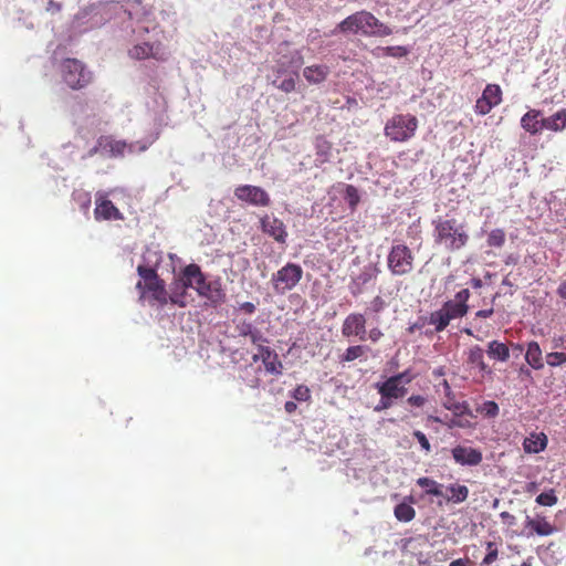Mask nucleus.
Instances as JSON below:
<instances>
[{"label":"nucleus","instance_id":"69168bd1","mask_svg":"<svg viewBox=\"0 0 566 566\" xmlns=\"http://www.w3.org/2000/svg\"><path fill=\"white\" fill-rule=\"evenodd\" d=\"M441 386L443 387V392L446 397H449L451 396V394H453L448 380L443 379Z\"/></svg>","mask_w":566,"mask_h":566},{"label":"nucleus","instance_id":"49530a36","mask_svg":"<svg viewBox=\"0 0 566 566\" xmlns=\"http://www.w3.org/2000/svg\"><path fill=\"white\" fill-rule=\"evenodd\" d=\"M382 51L386 55L395 57H402L408 54V50L405 46H387L384 48Z\"/></svg>","mask_w":566,"mask_h":566},{"label":"nucleus","instance_id":"a19ab883","mask_svg":"<svg viewBox=\"0 0 566 566\" xmlns=\"http://www.w3.org/2000/svg\"><path fill=\"white\" fill-rule=\"evenodd\" d=\"M345 195H346V199L349 203V207L352 209H355L360 199L357 188L353 185H347Z\"/></svg>","mask_w":566,"mask_h":566},{"label":"nucleus","instance_id":"ea45409f","mask_svg":"<svg viewBox=\"0 0 566 566\" xmlns=\"http://www.w3.org/2000/svg\"><path fill=\"white\" fill-rule=\"evenodd\" d=\"M380 396L378 403L375 406L374 410L376 412H380L382 410H387L391 408L395 403V399L387 396L384 391H377Z\"/></svg>","mask_w":566,"mask_h":566},{"label":"nucleus","instance_id":"412c9836","mask_svg":"<svg viewBox=\"0 0 566 566\" xmlns=\"http://www.w3.org/2000/svg\"><path fill=\"white\" fill-rule=\"evenodd\" d=\"M548 438L544 432H532L523 441V450L526 453H539L547 447Z\"/></svg>","mask_w":566,"mask_h":566},{"label":"nucleus","instance_id":"0eeeda50","mask_svg":"<svg viewBox=\"0 0 566 566\" xmlns=\"http://www.w3.org/2000/svg\"><path fill=\"white\" fill-rule=\"evenodd\" d=\"M303 277V269L300 264L287 262L275 273L272 274L271 284L273 291L279 295H284L295 289Z\"/></svg>","mask_w":566,"mask_h":566},{"label":"nucleus","instance_id":"9b49d317","mask_svg":"<svg viewBox=\"0 0 566 566\" xmlns=\"http://www.w3.org/2000/svg\"><path fill=\"white\" fill-rule=\"evenodd\" d=\"M129 57L140 61L146 59H154L159 62H165L168 59V53L160 41L150 43L142 42L133 45L128 50Z\"/></svg>","mask_w":566,"mask_h":566},{"label":"nucleus","instance_id":"de8ad7c7","mask_svg":"<svg viewBox=\"0 0 566 566\" xmlns=\"http://www.w3.org/2000/svg\"><path fill=\"white\" fill-rule=\"evenodd\" d=\"M255 329V326H253L252 323L243 321L240 324L237 325V331L239 333V336L243 337H250L252 332Z\"/></svg>","mask_w":566,"mask_h":566},{"label":"nucleus","instance_id":"603ef678","mask_svg":"<svg viewBox=\"0 0 566 566\" xmlns=\"http://www.w3.org/2000/svg\"><path fill=\"white\" fill-rule=\"evenodd\" d=\"M469 298L470 291L468 289H463L455 294L454 300L452 301L457 304H468Z\"/></svg>","mask_w":566,"mask_h":566},{"label":"nucleus","instance_id":"6ab92c4d","mask_svg":"<svg viewBox=\"0 0 566 566\" xmlns=\"http://www.w3.org/2000/svg\"><path fill=\"white\" fill-rule=\"evenodd\" d=\"M94 216L97 221L99 220H123V213L118 210L114 203L106 199L103 195L97 193L96 207L94 209Z\"/></svg>","mask_w":566,"mask_h":566},{"label":"nucleus","instance_id":"a211bd4d","mask_svg":"<svg viewBox=\"0 0 566 566\" xmlns=\"http://www.w3.org/2000/svg\"><path fill=\"white\" fill-rule=\"evenodd\" d=\"M259 354L253 355L252 360L256 363L258 360H262L264 368L268 373L272 375H281L283 370V365L279 359V355L269 346H264L258 350Z\"/></svg>","mask_w":566,"mask_h":566},{"label":"nucleus","instance_id":"864d4df0","mask_svg":"<svg viewBox=\"0 0 566 566\" xmlns=\"http://www.w3.org/2000/svg\"><path fill=\"white\" fill-rule=\"evenodd\" d=\"M385 301L381 296H376L370 303V308L374 313H380L385 308Z\"/></svg>","mask_w":566,"mask_h":566},{"label":"nucleus","instance_id":"2f4dec72","mask_svg":"<svg viewBox=\"0 0 566 566\" xmlns=\"http://www.w3.org/2000/svg\"><path fill=\"white\" fill-rule=\"evenodd\" d=\"M417 484L426 490V494L433 496H444L442 492L443 485L436 480L422 476L417 480Z\"/></svg>","mask_w":566,"mask_h":566},{"label":"nucleus","instance_id":"58836bf2","mask_svg":"<svg viewBox=\"0 0 566 566\" xmlns=\"http://www.w3.org/2000/svg\"><path fill=\"white\" fill-rule=\"evenodd\" d=\"M546 363L551 367H557L566 363V354L563 352H552L546 355Z\"/></svg>","mask_w":566,"mask_h":566},{"label":"nucleus","instance_id":"a878e982","mask_svg":"<svg viewBox=\"0 0 566 566\" xmlns=\"http://www.w3.org/2000/svg\"><path fill=\"white\" fill-rule=\"evenodd\" d=\"M329 74V67L327 65H311L303 70V76L311 84L323 83Z\"/></svg>","mask_w":566,"mask_h":566},{"label":"nucleus","instance_id":"f03ea898","mask_svg":"<svg viewBox=\"0 0 566 566\" xmlns=\"http://www.w3.org/2000/svg\"><path fill=\"white\" fill-rule=\"evenodd\" d=\"M336 30L342 33L377 38H384L392 34L391 28L382 23L371 12L366 10L357 11L348 15L337 24Z\"/></svg>","mask_w":566,"mask_h":566},{"label":"nucleus","instance_id":"f704fd0d","mask_svg":"<svg viewBox=\"0 0 566 566\" xmlns=\"http://www.w3.org/2000/svg\"><path fill=\"white\" fill-rule=\"evenodd\" d=\"M315 147L316 156L319 158L321 163L327 161L331 155L332 144L324 137H317Z\"/></svg>","mask_w":566,"mask_h":566},{"label":"nucleus","instance_id":"7c9ffc66","mask_svg":"<svg viewBox=\"0 0 566 566\" xmlns=\"http://www.w3.org/2000/svg\"><path fill=\"white\" fill-rule=\"evenodd\" d=\"M450 322L448 314L442 308L432 312L428 317V324L433 325L437 333L444 331Z\"/></svg>","mask_w":566,"mask_h":566},{"label":"nucleus","instance_id":"b1692460","mask_svg":"<svg viewBox=\"0 0 566 566\" xmlns=\"http://www.w3.org/2000/svg\"><path fill=\"white\" fill-rule=\"evenodd\" d=\"M406 501L399 503L394 509V515L399 522L408 523L412 521L416 516V511L412 507L415 503L413 496L409 495L405 499Z\"/></svg>","mask_w":566,"mask_h":566},{"label":"nucleus","instance_id":"5fc2aeb1","mask_svg":"<svg viewBox=\"0 0 566 566\" xmlns=\"http://www.w3.org/2000/svg\"><path fill=\"white\" fill-rule=\"evenodd\" d=\"M552 346L554 349H566V334L553 337Z\"/></svg>","mask_w":566,"mask_h":566},{"label":"nucleus","instance_id":"2eb2a0df","mask_svg":"<svg viewBox=\"0 0 566 566\" xmlns=\"http://www.w3.org/2000/svg\"><path fill=\"white\" fill-rule=\"evenodd\" d=\"M452 458L460 465L476 467L483 461L480 449L458 444L451 450Z\"/></svg>","mask_w":566,"mask_h":566},{"label":"nucleus","instance_id":"473e14b6","mask_svg":"<svg viewBox=\"0 0 566 566\" xmlns=\"http://www.w3.org/2000/svg\"><path fill=\"white\" fill-rule=\"evenodd\" d=\"M368 347L363 345H352L349 346L344 354L339 356V361L342 364L354 361L358 358H361L367 353Z\"/></svg>","mask_w":566,"mask_h":566},{"label":"nucleus","instance_id":"5701e85b","mask_svg":"<svg viewBox=\"0 0 566 566\" xmlns=\"http://www.w3.org/2000/svg\"><path fill=\"white\" fill-rule=\"evenodd\" d=\"M467 363L472 367L479 368V370L484 374H492V369L484 361V352L483 349L475 345L469 348Z\"/></svg>","mask_w":566,"mask_h":566},{"label":"nucleus","instance_id":"e433bc0d","mask_svg":"<svg viewBox=\"0 0 566 566\" xmlns=\"http://www.w3.org/2000/svg\"><path fill=\"white\" fill-rule=\"evenodd\" d=\"M488 245L493 248H501L505 243V232L503 229H494L488 235Z\"/></svg>","mask_w":566,"mask_h":566},{"label":"nucleus","instance_id":"3c124183","mask_svg":"<svg viewBox=\"0 0 566 566\" xmlns=\"http://www.w3.org/2000/svg\"><path fill=\"white\" fill-rule=\"evenodd\" d=\"M427 402V399L426 397L421 396V395H412L410 396L408 399H407V403L411 407H423L424 403Z\"/></svg>","mask_w":566,"mask_h":566},{"label":"nucleus","instance_id":"c85d7f7f","mask_svg":"<svg viewBox=\"0 0 566 566\" xmlns=\"http://www.w3.org/2000/svg\"><path fill=\"white\" fill-rule=\"evenodd\" d=\"M486 353L490 358L500 361H506L510 358V347L497 340H492L488 344Z\"/></svg>","mask_w":566,"mask_h":566},{"label":"nucleus","instance_id":"052dcab7","mask_svg":"<svg viewBox=\"0 0 566 566\" xmlns=\"http://www.w3.org/2000/svg\"><path fill=\"white\" fill-rule=\"evenodd\" d=\"M240 308L247 314H253L255 312V305L252 302L242 303Z\"/></svg>","mask_w":566,"mask_h":566},{"label":"nucleus","instance_id":"72a5a7b5","mask_svg":"<svg viewBox=\"0 0 566 566\" xmlns=\"http://www.w3.org/2000/svg\"><path fill=\"white\" fill-rule=\"evenodd\" d=\"M72 200L78 206V208L87 213L91 207V193L83 189H75L72 192Z\"/></svg>","mask_w":566,"mask_h":566},{"label":"nucleus","instance_id":"9d476101","mask_svg":"<svg viewBox=\"0 0 566 566\" xmlns=\"http://www.w3.org/2000/svg\"><path fill=\"white\" fill-rule=\"evenodd\" d=\"M235 198L253 207H269L271 197L265 189L253 185H240L234 189Z\"/></svg>","mask_w":566,"mask_h":566},{"label":"nucleus","instance_id":"774afa93","mask_svg":"<svg viewBox=\"0 0 566 566\" xmlns=\"http://www.w3.org/2000/svg\"><path fill=\"white\" fill-rule=\"evenodd\" d=\"M511 346H512L513 350L518 354H521L524 350V347L521 344H512Z\"/></svg>","mask_w":566,"mask_h":566},{"label":"nucleus","instance_id":"bb28decb","mask_svg":"<svg viewBox=\"0 0 566 566\" xmlns=\"http://www.w3.org/2000/svg\"><path fill=\"white\" fill-rule=\"evenodd\" d=\"M525 360L535 370L544 367L543 353L537 342L533 340L527 344Z\"/></svg>","mask_w":566,"mask_h":566},{"label":"nucleus","instance_id":"423d86ee","mask_svg":"<svg viewBox=\"0 0 566 566\" xmlns=\"http://www.w3.org/2000/svg\"><path fill=\"white\" fill-rule=\"evenodd\" d=\"M418 128V119L411 114L391 116L384 128L385 136L391 142L403 143L411 139Z\"/></svg>","mask_w":566,"mask_h":566},{"label":"nucleus","instance_id":"09e8293b","mask_svg":"<svg viewBox=\"0 0 566 566\" xmlns=\"http://www.w3.org/2000/svg\"><path fill=\"white\" fill-rule=\"evenodd\" d=\"M413 437L417 439V441L419 442V444L421 446V448L427 452L429 453L431 451V444L428 440V438L426 437V434L419 430H416L413 432Z\"/></svg>","mask_w":566,"mask_h":566},{"label":"nucleus","instance_id":"c9c22d12","mask_svg":"<svg viewBox=\"0 0 566 566\" xmlns=\"http://www.w3.org/2000/svg\"><path fill=\"white\" fill-rule=\"evenodd\" d=\"M476 411L485 418H495L500 412V408L495 401L486 400L476 408Z\"/></svg>","mask_w":566,"mask_h":566},{"label":"nucleus","instance_id":"c756f323","mask_svg":"<svg viewBox=\"0 0 566 566\" xmlns=\"http://www.w3.org/2000/svg\"><path fill=\"white\" fill-rule=\"evenodd\" d=\"M441 308L444 313L448 314L449 319L452 321V319L465 316L469 311V305L468 304H457L455 302L450 300V301H447L442 305Z\"/></svg>","mask_w":566,"mask_h":566},{"label":"nucleus","instance_id":"0e129e2a","mask_svg":"<svg viewBox=\"0 0 566 566\" xmlns=\"http://www.w3.org/2000/svg\"><path fill=\"white\" fill-rule=\"evenodd\" d=\"M297 408V405L294 401H286L284 405V409L287 413H293Z\"/></svg>","mask_w":566,"mask_h":566},{"label":"nucleus","instance_id":"8fccbe9b","mask_svg":"<svg viewBox=\"0 0 566 566\" xmlns=\"http://www.w3.org/2000/svg\"><path fill=\"white\" fill-rule=\"evenodd\" d=\"M296 82L294 77H289L282 81L281 84L277 85V88L281 90L284 93H291L295 91Z\"/></svg>","mask_w":566,"mask_h":566},{"label":"nucleus","instance_id":"dca6fc26","mask_svg":"<svg viewBox=\"0 0 566 566\" xmlns=\"http://www.w3.org/2000/svg\"><path fill=\"white\" fill-rule=\"evenodd\" d=\"M261 229L264 233L272 237L279 243H285L287 232L282 220L265 214L260 219Z\"/></svg>","mask_w":566,"mask_h":566},{"label":"nucleus","instance_id":"c03bdc74","mask_svg":"<svg viewBox=\"0 0 566 566\" xmlns=\"http://www.w3.org/2000/svg\"><path fill=\"white\" fill-rule=\"evenodd\" d=\"M250 342L259 349H261L262 347H264L265 343H268V339L263 336V334L261 333L260 329H258L255 327V329L252 332V334L250 335Z\"/></svg>","mask_w":566,"mask_h":566},{"label":"nucleus","instance_id":"bf43d9fd","mask_svg":"<svg viewBox=\"0 0 566 566\" xmlns=\"http://www.w3.org/2000/svg\"><path fill=\"white\" fill-rule=\"evenodd\" d=\"M428 323V318L427 317H420L418 319V322H416L413 325L409 326L408 327V332L412 333L415 332L416 329H421L426 324Z\"/></svg>","mask_w":566,"mask_h":566},{"label":"nucleus","instance_id":"ddd939ff","mask_svg":"<svg viewBox=\"0 0 566 566\" xmlns=\"http://www.w3.org/2000/svg\"><path fill=\"white\" fill-rule=\"evenodd\" d=\"M366 317L361 313L348 314L342 324V335L345 338L357 337L359 340L367 339Z\"/></svg>","mask_w":566,"mask_h":566},{"label":"nucleus","instance_id":"6e6d98bb","mask_svg":"<svg viewBox=\"0 0 566 566\" xmlns=\"http://www.w3.org/2000/svg\"><path fill=\"white\" fill-rule=\"evenodd\" d=\"M384 336L382 332L378 327L371 328L367 332V338L373 343H377Z\"/></svg>","mask_w":566,"mask_h":566},{"label":"nucleus","instance_id":"f8f14e48","mask_svg":"<svg viewBox=\"0 0 566 566\" xmlns=\"http://www.w3.org/2000/svg\"><path fill=\"white\" fill-rule=\"evenodd\" d=\"M502 99L503 92L501 86L499 84H488L474 105V112L478 115H486L495 106L500 105Z\"/></svg>","mask_w":566,"mask_h":566},{"label":"nucleus","instance_id":"1a4fd4ad","mask_svg":"<svg viewBox=\"0 0 566 566\" xmlns=\"http://www.w3.org/2000/svg\"><path fill=\"white\" fill-rule=\"evenodd\" d=\"M413 378L415 375L407 369L388 377L385 381L376 382L375 388L377 391H384L390 398L398 400L407 395V385L410 384Z\"/></svg>","mask_w":566,"mask_h":566},{"label":"nucleus","instance_id":"4c0bfd02","mask_svg":"<svg viewBox=\"0 0 566 566\" xmlns=\"http://www.w3.org/2000/svg\"><path fill=\"white\" fill-rule=\"evenodd\" d=\"M536 503L543 506H553L557 503L558 499L555 491L552 489L548 492H543L536 497Z\"/></svg>","mask_w":566,"mask_h":566},{"label":"nucleus","instance_id":"393cba45","mask_svg":"<svg viewBox=\"0 0 566 566\" xmlns=\"http://www.w3.org/2000/svg\"><path fill=\"white\" fill-rule=\"evenodd\" d=\"M542 125H544V129L555 133L566 129V108H562L555 114L542 118Z\"/></svg>","mask_w":566,"mask_h":566},{"label":"nucleus","instance_id":"680f3d73","mask_svg":"<svg viewBox=\"0 0 566 566\" xmlns=\"http://www.w3.org/2000/svg\"><path fill=\"white\" fill-rule=\"evenodd\" d=\"M473 563L469 558H459L450 563L449 566H472Z\"/></svg>","mask_w":566,"mask_h":566},{"label":"nucleus","instance_id":"39448f33","mask_svg":"<svg viewBox=\"0 0 566 566\" xmlns=\"http://www.w3.org/2000/svg\"><path fill=\"white\" fill-rule=\"evenodd\" d=\"M63 83L72 91L86 88L94 80L93 72L82 61L73 57L63 59L59 66Z\"/></svg>","mask_w":566,"mask_h":566},{"label":"nucleus","instance_id":"4be33fe9","mask_svg":"<svg viewBox=\"0 0 566 566\" xmlns=\"http://www.w3.org/2000/svg\"><path fill=\"white\" fill-rule=\"evenodd\" d=\"M541 115L542 112L538 109H531L525 113L521 118L522 128L531 135L538 134L542 129H544V125H542V118L539 119Z\"/></svg>","mask_w":566,"mask_h":566},{"label":"nucleus","instance_id":"4d7b16f0","mask_svg":"<svg viewBox=\"0 0 566 566\" xmlns=\"http://www.w3.org/2000/svg\"><path fill=\"white\" fill-rule=\"evenodd\" d=\"M500 517L503 521V523L507 524L509 526H513L516 523L515 516L509 512H502L500 514Z\"/></svg>","mask_w":566,"mask_h":566},{"label":"nucleus","instance_id":"7ed1b4c3","mask_svg":"<svg viewBox=\"0 0 566 566\" xmlns=\"http://www.w3.org/2000/svg\"><path fill=\"white\" fill-rule=\"evenodd\" d=\"M137 273L142 279L136 283V289L140 292L139 300H148L150 305H158L160 307L167 305L168 292L165 281L159 277L157 270L139 264Z\"/></svg>","mask_w":566,"mask_h":566},{"label":"nucleus","instance_id":"338daca9","mask_svg":"<svg viewBox=\"0 0 566 566\" xmlns=\"http://www.w3.org/2000/svg\"><path fill=\"white\" fill-rule=\"evenodd\" d=\"M558 295L566 300V281L562 282L557 290Z\"/></svg>","mask_w":566,"mask_h":566},{"label":"nucleus","instance_id":"37998d69","mask_svg":"<svg viewBox=\"0 0 566 566\" xmlns=\"http://www.w3.org/2000/svg\"><path fill=\"white\" fill-rule=\"evenodd\" d=\"M293 398L297 401H308L311 399V391L307 386L298 385L293 391Z\"/></svg>","mask_w":566,"mask_h":566},{"label":"nucleus","instance_id":"f257e3e1","mask_svg":"<svg viewBox=\"0 0 566 566\" xmlns=\"http://www.w3.org/2000/svg\"><path fill=\"white\" fill-rule=\"evenodd\" d=\"M434 243L448 252L463 249L470 239L467 227L455 218H441L432 221Z\"/></svg>","mask_w":566,"mask_h":566},{"label":"nucleus","instance_id":"f3484780","mask_svg":"<svg viewBox=\"0 0 566 566\" xmlns=\"http://www.w3.org/2000/svg\"><path fill=\"white\" fill-rule=\"evenodd\" d=\"M190 286L191 281L181 272L180 277L174 280V282L170 284L171 293L168 294V303H171L179 307H186L187 290L190 289Z\"/></svg>","mask_w":566,"mask_h":566},{"label":"nucleus","instance_id":"4468645a","mask_svg":"<svg viewBox=\"0 0 566 566\" xmlns=\"http://www.w3.org/2000/svg\"><path fill=\"white\" fill-rule=\"evenodd\" d=\"M126 143L116 140L111 136H101L96 145L88 150V156L93 157L97 154L109 157H119L124 155Z\"/></svg>","mask_w":566,"mask_h":566},{"label":"nucleus","instance_id":"6e6552de","mask_svg":"<svg viewBox=\"0 0 566 566\" xmlns=\"http://www.w3.org/2000/svg\"><path fill=\"white\" fill-rule=\"evenodd\" d=\"M413 260V253L406 244H395L388 253L387 265L392 275L402 276L412 271Z\"/></svg>","mask_w":566,"mask_h":566},{"label":"nucleus","instance_id":"13d9d810","mask_svg":"<svg viewBox=\"0 0 566 566\" xmlns=\"http://www.w3.org/2000/svg\"><path fill=\"white\" fill-rule=\"evenodd\" d=\"M62 9V4L59 3V2H55L53 0H50L48 2V6H46V11L50 12L51 14H54V13H57L60 12Z\"/></svg>","mask_w":566,"mask_h":566},{"label":"nucleus","instance_id":"cd10ccee","mask_svg":"<svg viewBox=\"0 0 566 566\" xmlns=\"http://www.w3.org/2000/svg\"><path fill=\"white\" fill-rule=\"evenodd\" d=\"M447 491L450 494H444V496H442V497L446 499L448 502H451L453 504L462 503L469 496V489H468V486L462 485V484H458V483L450 484L447 488Z\"/></svg>","mask_w":566,"mask_h":566},{"label":"nucleus","instance_id":"a18cd8bd","mask_svg":"<svg viewBox=\"0 0 566 566\" xmlns=\"http://www.w3.org/2000/svg\"><path fill=\"white\" fill-rule=\"evenodd\" d=\"M446 408L448 410H452L455 415H471L469 410V406L465 401L463 402H455L453 405H446Z\"/></svg>","mask_w":566,"mask_h":566},{"label":"nucleus","instance_id":"79ce46f5","mask_svg":"<svg viewBox=\"0 0 566 566\" xmlns=\"http://www.w3.org/2000/svg\"><path fill=\"white\" fill-rule=\"evenodd\" d=\"M486 549H488V554L483 558L482 565H491L493 562H495L497 559L499 552L493 542L486 543Z\"/></svg>","mask_w":566,"mask_h":566},{"label":"nucleus","instance_id":"e2e57ef3","mask_svg":"<svg viewBox=\"0 0 566 566\" xmlns=\"http://www.w3.org/2000/svg\"><path fill=\"white\" fill-rule=\"evenodd\" d=\"M494 313V310L491 307V308H488V310H480L475 313V316L476 317H480V318H488V317H491Z\"/></svg>","mask_w":566,"mask_h":566},{"label":"nucleus","instance_id":"aec40b11","mask_svg":"<svg viewBox=\"0 0 566 566\" xmlns=\"http://www.w3.org/2000/svg\"><path fill=\"white\" fill-rule=\"evenodd\" d=\"M525 526L539 536H549L557 531L556 526L548 522L544 516H536L534 518L527 517Z\"/></svg>","mask_w":566,"mask_h":566},{"label":"nucleus","instance_id":"20e7f679","mask_svg":"<svg viewBox=\"0 0 566 566\" xmlns=\"http://www.w3.org/2000/svg\"><path fill=\"white\" fill-rule=\"evenodd\" d=\"M182 273L191 281L190 289H195L197 294L206 298L211 306L217 307L224 302L226 293L220 280L207 281L198 264L190 263L186 265L182 269Z\"/></svg>","mask_w":566,"mask_h":566}]
</instances>
